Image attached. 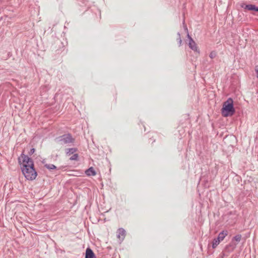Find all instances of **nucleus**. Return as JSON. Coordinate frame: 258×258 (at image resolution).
Here are the masks:
<instances>
[{
  "mask_svg": "<svg viewBox=\"0 0 258 258\" xmlns=\"http://www.w3.org/2000/svg\"><path fill=\"white\" fill-rule=\"evenodd\" d=\"M79 159V155L78 154H74L70 158V160L71 161H78Z\"/></svg>",
  "mask_w": 258,
  "mask_h": 258,
  "instance_id": "nucleus-16",
  "label": "nucleus"
},
{
  "mask_svg": "<svg viewBox=\"0 0 258 258\" xmlns=\"http://www.w3.org/2000/svg\"><path fill=\"white\" fill-rule=\"evenodd\" d=\"M35 151V149L32 148L30 149V151L28 152L29 156H31Z\"/></svg>",
  "mask_w": 258,
  "mask_h": 258,
  "instance_id": "nucleus-19",
  "label": "nucleus"
},
{
  "mask_svg": "<svg viewBox=\"0 0 258 258\" xmlns=\"http://www.w3.org/2000/svg\"><path fill=\"white\" fill-rule=\"evenodd\" d=\"M117 232L118 233V234L117 235V237L118 238L120 237V235L123 236V239L124 238V237L125 236L126 232H125V230L123 228H119L117 230Z\"/></svg>",
  "mask_w": 258,
  "mask_h": 258,
  "instance_id": "nucleus-13",
  "label": "nucleus"
},
{
  "mask_svg": "<svg viewBox=\"0 0 258 258\" xmlns=\"http://www.w3.org/2000/svg\"><path fill=\"white\" fill-rule=\"evenodd\" d=\"M216 56V52L214 51L211 52L209 54V56L211 58H214Z\"/></svg>",
  "mask_w": 258,
  "mask_h": 258,
  "instance_id": "nucleus-17",
  "label": "nucleus"
},
{
  "mask_svg": "<svg viewBox=\"0 0 258 258\" xmlns=\"http://www.w3.org/2000/svg\"><path fill=\"white\" fill-rule=\"evenodd\" d=\"M242 235L241 234H237L234 236L231 239V241L229 243V246L236 247L238 243L241 240Z\"/></svg>",
  "mask_w": 258,
  "mask_h": 258,
  "instance_id": "nucleus-6",
  "label": "nucleus"
},
{
  "mask_svg": "<svg viewBox=\"0 0 258 258\" xmlns=\"http://www.w3.org/2000/svg\"><path fill=\"white\" fill-rule=\"evenodd\" d=\"M78 151L76 148H68L66 149V154L67 156H69L72 154H74Z\"/></svg>",
  "mask_w": 258,
  "mask_h": 258,
  "instance_id": "nucleus-11",
  "label": "nucleus"
},
{
  "mask_svg": "<svg viewBox=\"0 0 258 258\" xmlns=\"http://www.w3.org/2000/svg\"><path fill=\"white\" fill-rule=\"evenodd\" d=\"M220 242L221 241L219 240V239H217V238H214L212 242V248H215Z\"/></svg>",
  "mask_w": 258,
  "mask_h": 258,
  "instance_id": "nucleus-14",
  "label": "nucleus"
},
{
  "mask_svg": "<svg viewBox=\"0 0 258 258\" xmlns=\"http://www.w3.org/2000/svg\"><path fill=\"white\" fill-rule=\"evenodd\" d=\"M18 160L19 164L21 165V169L25 168L24 166H25L26 168L32 169L31 167H34L33 160L28 155L24 154L23 152L22 153Z\"/></svg>",
  "mask_w": 258,
  "mask_h": 258,
  "instance_id": "nucleus-2",
  "label": "nucleus"
},
{
  "mask_svg": "<svg viewBox=\"0 0 258 258\" xmlns=\"http://www.w3.org/2000/svg\"><path fill=\"white\" fill-rule=\"evenodd\" d=\"M187 37L189 40L188 46L189 47L192 49L194 51L198 52L200 53V50L195 42L194 39L191 38V37L189 35V34L187 33Z\"/></svg>",
  "mask_w": 258,
  "mask_h": 258,
  "instance_id": "nucleus-5",
  "label": "nucleus"
},
{
  "mask_svg": "<svg viewBox=\"0 0 258 258\" xmlns=\"http://www.w3.org/2000/svg\"><path fill=\"white\" fill-rule=\"evenodd\" d=\"M85 174L88 176H95L96 175V172L93 167H90L85 171Z\"/></svg>",
  "mask_w": 258,
  "mask_h": 258,
  "instance_id": "nucleus-9",
  "label": "nucleus"
},
{
  "mask_svg": "<svg viewBox=\"0 0 258 258\" xmlns=\"http://www.w3.org/2000/svg\"><path fill=\"white\" fill-rule=\"evenodd\" d=\"M241 7L246 10H248V11H254V12H256V7H257L254 5H252V4L245 5L244 4H242L241 5Z\"/></svg>",
  "mask_w": 258,
  "mask_h": 258,
  "instance_id": "nucleus-8",
  "label": "nucleus"
},
{
  "mask_svg": "<svg viewBox=\"0 0 258 258\" xmlns=\"http://www.w3.org/2000/svg\"><path fill=\"white\" fill-rule=\"evenodd\" d=\"M42 163L44 164V166L49 170L56 169L57 167L53 164L45 163L44 160L42 161Z\"/></svg>",
  "mask_w": 258,
  "mask_h": 258,
  "instance_id": "nucleus-12",
  "label": "nucleus"
},
{
  "mask_svg": "<svg viewBox=\"0 0 258 258\" xmlns=\"http://www.w3.org/2000/svg\"><path fill=\"white\" fill-rule=\"evenodd\" d=\"M221 111L224 117L231 116L235 114V109L234 107L233 100L231 98H228L223 103Z\"/></svg>",
  "mask_w": 258,
  "mask_h": 258,
  "instance_id": "nucleus-1",
  "label": "nucleus"
},
{
  "mask_svg": "<svg viewBox=\"0 0 258 258\" xmlns=\"http://www.w3.org/2000/svg\"><path fill=\"white\" fill-rule=\"evenodd\" d=\"M55 141L61 144H68L73 143L75 142V139L73 138L71 134L69 133L56 138Z\"/></svg>",
  "mask_w": 258,
  "mask_h": 258,
  "instance_id": "nucleus-4",
  "label": "nucleus"
},
{
  "mask_svg": "<svg viewBox=\"0 0 258 258\" xmlns=\"http://www.w3.org/2000/svg\"><path fill=\"white\" fill-rule=\"evenodd\" d=\"M229 243L226 245L225 249L228 252L233 251L236 247H233L232 246H229Z\"/></svg>",
  "mask_w": 258,
  "mask_h": 258,
  "instance_id": "nucleus-15",
  "label": "nucleus"
},
{
  "mask_svg": "<svg viewBox=\"0 0 258 258\" xmlns=\"http://www.w3.org/2000/svg\"><path fill=\"white\" fill-rule=\"evenodd\" d=\"M177 41L178 42L179 46H181V43H182V40H181V38H177Z\"/></svg>",
  "mask_w": 258,
  "mask_h": 258,
  "instance_id": "nucleus-20",
  "label": "nucleus"
},
{
  "mask_svg": "<svg viewBox=\"0 0 258 258\" xmlns=\"http://www.w3.org/2000/svg\"><path fill=\"white\" fill-rule=\"evenodd\" d=\"M185 30H186L187 31H188V30H187V28L186 27L185 28Z\"/></svg>",
  "mask_w": 258,
  "mask_h": 258,
  "instance_id": "nucleus-23",
  "label": "nucleus"
},
{
  "mask_svg": "<svg viewBox=\"0 0 258 258\" xmlns=\"http://www.w3.org/2000/svg\"><path fill=\"white\" fill-rule=\"evenodd\" d=\"M87 1H86V0H82L81 2H80V3H79V5L80 6H86L87 5Z\"/></svg>",
  "mask_w": 258,
  "mask_h": 258,
  "instance_id": "nucleus-18",
  "label": "nucleus"
},
{
  "mask_svg": "<svg viewBox=\"0 0 258 258\" xmlns=\"http://www.w3.org/2000/svg\"><path fill=\"white\" fill-rule=\"evenodd\" d=\"M228 232L227 231L223 230L221 232H220L218 235V237H217V239H219V240L221 241H222L224 238L227 235Z\"/></svg>",
  "mask_w": 258,
  "mask_h": 258,
  "instance_id": "nucleus-10",
  "label": "nucleus"
},
{
  "mask_svg": "<svg viewBox=\"0 0 258 258\" xmlns=\"http://www.w3.org/2000/svg\"><path fill=\"white\" fill-rule=\"evenodd\" d=\"M85 258H96L94 252L89 247L86 249Z\"/></svg>",
  "mask_w": 258,
  "mask_h": 258,
  "instance_id": "nucleus-7",
  "label": "nucleus"
},
{
  "mask_svg": "<svg viewBox=\"0 0 258 258\" xmlns=\"http://www.w3.org/2000/svg\"><path fill=\"white\" fill-rule=\"evenodd\" d=\"M177 36H178V38H181L180 37V34L179 32H178L177 33Z\"/></svg>",
  "mask_w": 258,
  "mask_h": 258,
  "instance_id": "nucleus-21",
  "label": "nucleus"
},
{
  "mask_svg": "<svg viewBox=\"0 0 258 258\" xmlns=\"http://www.w3.org/2000/svg\"><path fill=\"white\" fill-rule=\"evenodd\" d=\"M25 168L21 169L23 174L25 177L29 180H34L37 176V172L36 171L34 167H31V169L29 168H26L24 166Z\"/></svg>",
  "mask_w": 258,
  "mask_h": 258,
  "instance_id": "nucleus-3",
  "label": "nucleus"
},
{
  "mask_svg": "<svg viewBox=\"0 0 258 258\" xmlns=\"http://www.w3.org/2000/svg\"><path fill=\"white\" fill-rule=\"evenodd\" d=\"M256 12H258V7H256Z\"/></svg>",
  "mask_w": 258,
  "mask_h": 258,
  "instance_id": "nucleus-22",
  "label": "nucleus"
}]
</instances>
